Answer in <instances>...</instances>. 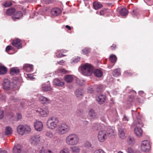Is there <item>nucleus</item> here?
I'll list each match as a JSON object with an SVG mask.
<instances>
[{"label":"nucleus","instance_id":"f257e3e1","mask_svg":"<svg viewBox=\"0 0 153 153\" xmlns=\"http://www.w3.org/2000/svg\"><path fill=\"white\" fill-rule=\"evenodd\" d=\"M79 141V138L78 135L76 134L72 133L67 137L65 142L68 146H73L77 145Z\"/></svg>","mask_w":153,"mask_h":153},{"label":"nucleus","instance_id":"f03ea898","mask_svg":"<svg viewBox=\"0 0 153 153\" xmlns=\"http://www.w3.org/2000/svg\"><path fill=\"white\" fill-rule=\"evenodd\" d=\"M58 118L55 116L50 117L47 122L46 125L48 128L53 130L56 128L59 123Z\"/></svg>","mask_w":153,"mask_h":153},{"label":"nucleus","instance_id":"7ed1b4c3","mask_svg":"<svg viewBox=\"0 0 153 153\" xmlns=\"http://www.w3.org/2000/svg\"><path fill=\"white\" fill-rule=\"evenodd\" d=\"M94 69L93 66L90 64L86 63L81 67V71L82 74L85 76H90Z\"/></svg>","mask_w":153,"mask_h":153},{"label":"nucleus","instance_id":"20e7f679","mask_svg":"<svg viewBox=\"0 0 153 153\" xmlns=\"http://www.w3.org/2000/svg\"><path fill=\"white\" fill-rule=\"evenodd\" d=\"M69 126L66 123H61L56 129V131L58 134L62 135L65 134L70 130Z\"/></svg>","mask_w":153,"mask_h":153},{"label":"nucleus","instance_id":"39448f33","mask_svg":"<svg viewBox=\"0 0 153 153\" xmlns=\"http://www.w3.org/2000/svg\"><path fill=\"white\" fill-rule=\"evenodd\" d=\"M107 117L111 122H115L119 119V116L115 110H108L107 112Z\"/></svg>","mask_w":153,"mask_h":153},{"label":"nucleus","instance_id":"423d86ee","mask_svg":"<svg viewBox=\"0 0 153 153\" xmlns=\"http://www.w3.org/2000/svg\"><path fill=\"white\" fill-rule=\"evenodd\" d=\"M35 113H38L42 117H46L48 114L49 111L48 108L45 107L42 108H38L35 110Z\"/></svg>","mask_w":153,"mask_h":153},{"label":"nucleus","instance_id":"0eeeda50","mask_svg":"<svg viewBox=\"0 0 153 153\" xmlns=\"http://www.w3.org/2000/svg\"><path fill=\"white\" fill-rule=\"evenodd\" d=\"M141 149L144 152H148L151 149L149 141L148 140L143 141L141 144Z\"/></svg>","mask_w":153,"mask_h":153},{"label":"nucleus","instance_id":"6e6552de","mask_svg":"<svg viewBox=\"0 0 153 153\" xmlns=\"http://www.w3.org/2000/svg\"><path fill=\"white\" fill-rule=\"evenodd\" d=\"M138 124L140 125L138 127L137 124V126L134 128V132L136 136L140 137L143 135V130L140 127H142L143 125L141 122H139L138 120Z\"/></svg>","mask_w":153,"mask_h":153},{"label":"nucleus","instance_id":"1a4fd4ad","mask_svg":"<svg viewBox=\"0 0 153 153\" xmlns=\"http://www.w3.org/2000/svg\"><path fill=\"white\" fill-rule=\"evenodd\" d=\"M40 137L39 135H34L30 137L29 141L32 145L36 146L40 142Z\"/></svg>","mask_w":153,"mask_h":153},{"label":"nucleus","instance_id":"9d476101","mask_svg":"<svg viewBox=\"0 0 153 153\" xmlns=\"http://www.w3.org/2000/svg\"><path fill=\"white\" fill-rule=\"evenodd\" d=\"M106 133L105 131L102 130L100 131L98 135V139L100 142H103L107 138Z\"/></svg>","mask_w":153,"mask_h":153},{"label":"nucleus","instance_id":"9b49d317","mask_svg":"<svg viewBox=\"0 0 153 153\" xmlns=\"http://www.w3.org/2000/svg\"><path fill=\"white\" fill-rule=\"evenodd\" d=\"M34 127L36 131H40L43 129V124L41 121L36 120L34 123Z\"/></svg>","mask_w":153,"mask_h":153},{"label":"nucleus","instance_id":"f8f14e48","mask_svg":"<svg viewBox=\"0 0 153 153\" xmlns=\"http://www.w3.org/2000/svg\"><path fill=\"white\" fill-rule=\"evenodd\" d=\"M106 97L105 95L100 94L98 95L96 97V100L100 104L104 103Z\"/></svg>","mask_w":153,"mask_h":153},{"label":"nucleus","instance_id":"ddd939ff","mask_svg":"<svg viewBox=\"0 0 153 153\" xmlns=\"http://www.w3.org/2000/svg\"><path fill=\"white\" fill-rule=\"evenodd\" d=\"M12 45L18 49H20L22 48L20 40L18 39L13 40L12 42Z\"/></svg>","mask_w":153,"mask_h":153},{"label":"nucleus","instance_id":"4468645a","mask_svg":"<svg viewBox=\"0 0 153 153\" xmlns=\"http://www.w3.org/2000/svg\"><path fill=\"white\" fill-rule=\"evenodd\" d=\"M61 13V9L58 8H54L52 9L51 13V14L54 16H58Z\"/></svg>","mask_w":153,"mask_h":153},{"label":"nucleus","instance_id":"2eb2a0df","mask_svg":"<svg viewBox=\"0 0 153 153\" xmlns=\"http://www.w3.org/2000/svg\"><path fill=\"white\" fill-rule=\"evenodd\" d=\"M42 90L45 91H50L51 88L50 86V82L49 81L44 83L42 85Z\"/></svg>","mask_w":153,"mask_h":153},{"label":"nucleus","instance_id":"dca6fc26","mask_svg":"<svg viewBox=\"0 0 153 153\" xmlns=\"http://www.w3.org/2000/svg\"><path fill=\"white\" fill-rule=\"evenodd\" d=\"M114 127H113L109 126L107 128L106 132L107 134L109 136L111 137L115 135Z\"/></svg>","mask_w":153,"mask_h":153},{"label":"nucleus","instance_id":"f3484780","mask_svg":"<svg viewBox=\"0 0 153 153\" xmlns=\"http://www.w3.org/2000/svg\"><path fill=\"white\" fill-rule=\"evenodd\" d=\"M24 70L27 72L31 71L33 69V65L28 64H24L23 67Z\"/></svg>","mask_w":153,"mask_h":153},{"label":"nucleus","instance_id":"a211bd4d","mask_svg":"<svg viewBox=\"0 0 153 153\" xmlns=\"http://www.w3.org/2000/svg\"><path fill=\"white\" fill-rule=\"evenodd\" d=\"M39 100L42 103L44 104H47L50 103L51 102L50 100L42 96H41L39 97Z\"/></svg>","mask_w":153,"mask_h":153},{"label":"nucleus","instance_id":"6ab92c4d","mask_svg":"<svg viewBox=\"0 0 153 153\" xmlns=\"http://www.w3.org/2000/svg\"><path fill=\"white\" fill-rule=\"evenodd\" d=\"M118 135L119 137L122 139H124L126 137L125 135L124 128H119L118 129Z\"/></svg>","mask_w":153,"mask_h":153},{"label":"nucleus","instance_id":"aec40b11","mask_svg":"<svg viewBox=\"0 0 153 153\" xmlns=\"http://www.w3.org/2000/svg\"><path fill=\"white\" fill-rule=\"evenodd\" d=\"M94 76L97 77H101L103 75V72L100 69H96L94 71Z\"/></svg>","mask_w":153,"mask_h":153},{"label":"nucleus","instance_id":"412c9836","mask_svg":"<svg viewBox=\"0 0 153 153\" xmlns=\"http://www.w3.org/2000/svg\"><path fill=\"white\" fill-rule=\"evenodd\" d=\"M23 14L22 12L20 11H17L16 14L12 16L13 19L15 21L17 19H19L20 18L22 17Z\"/></svg>","mask_w":153,"mask_h":153},{"label":"nucleus","instance_id":"4be33fe9","mask_svg":"<svg viewBox=\"0 0 153 153\" xmlns=\"http://www.w3.org/2000/svg\"><path fill=\"white\" fill-rule=\"evenodd\" d=\"M17 131L19 134L23 135L25 132L24 126L22 125H19L17 128Z\"/></svg>","mask_w":153,"mask_h":153},{"label":"nucleus","instance_id":"5701e85b","mask_svg":"<svg viewBox=\"0 0 153 153\" xmlns=\"http://www.w3.org/2000/svg\"><path fill=\"white\" fill-rule=\"evenodd\" d=\"M10 82L8 79H5L3 83V88L4 89L8 90L10 87Z\"/></svg>","mask_w":153,"mask_h":153},{"label":"nucleus","instance_id":"b1692460","mask_svg":"<svg viewBox=\"0 0 153 153\" xmlns=\"http://www.w3.org/2000/svg\"><path fill=\"white\" fill-rule=\"evenodd\" d=\"M54 85L59 86H62L64 85V82L60 81L58 79H55L53 81Z\"/></svg>","mask_w":153,"mask_h":153},{"label":"nucleus","instance_id":"393cba45","mask_svg":"<svg viewBox=\"0 0 153 153\" xmlns=\"http://www.w3.org/2000/svg\"><path fill=\"white\" fill-rule=\"evenodd\" d=\"M70 148L71 151L72 153H79L80 149V148L77 146H73Z\"/></svg>","mask_w":153,"mask_h":153},{"label":"nucleus","instance_id":"a878e982","mask_svg":"<svg viewBox=\"0 0 153 153\" xmlns=\"http://www.w3.org/2000/svg\"><path fill=\"white\" fill-rule=\"evenodd\" d=\"M19 72V70L17 67L12 68L10 70V73L12 75H16L18 74Z\"/></svg>","mask_w":153,"mask_h":153},{"label":"nucleus","instance_id":"bb28decb","mask_svg":"<svg viewBox=\"0 0 153 153\" xmlns=\"http://www.w3.org/2000/svg\"><path fill=\"white\" fill-rule=\"evenodd\" d=\"M96 114L94 110L92 109H90L88 112V115L90 118L91 120L93 119L96 117Z\"/></svg>","mask_w":153,"mask_h":153},{"label":"nucleus","instance_id":"cd10ccee","mask_svg":"<svg viewBox=\"0 0 153 153\" xmlns=\"http://www.w3.org/2000/svg\"><path fill=\"white\" fill-rule=\"evenodd\" d=\"M93 6L94 9L97 10L102 7V5L98 1H94L93 3Z\"/></svg>","mask_w":153,"mask_h":153},{"label":"nucleus","instance_id":"c85d7f7f","mask_svg":"<svg viewBox=\"0 0 153 153\" xmlns=\"http://www.w3.org/2000/svg\"><path fill=\"white\" fill-rule=\"evenodd\" d=\"M112 74L114 77H116L119 76L121 74L120 69L118 68L115 69L113 71Z\"/></svg>","mask_w":153,"mask_h":153},{"label":"nucleus","instance_id":"c756f323","mask_svg":"<svg viewBox=\"0 0 153 153\" xmlns=\"http://www.w3.org/2000/svg\"><path fill=\"white\" fill-rule=\"evenodd\" d=\"M66 51H67L66 50H58L57 51V52L56 53V54L57 57L58 58H60L66 56L65 55L63 54L62 53L60 54V53H65Z\"/></svg>","mask_w":153,"mask_h":153},{"label":"nucleus","instance_id":"7c9ffc66","mask_svg":"<svg viewBox=\"0 0 153 153\" xmlns=\"http://www.w3.org/2000/svg\"><path fill=\"white\" fill-rule=\"evenodd\" d=\"M128 11L126 8H122L120 11V14L123 16H126L128 14Z\"/></svg>","mask_w":153,"mask_h":153},{"label":"nucleus","instance_id":"2f4dec72","mask_svg":"<svg viewBox=\"0 0 153 153\" xmlns=\"http://www.w3.org/2000/svg\"><path fill=\"white\" fill-rule=\"evenodd\" d=\"M102 125L100 123H95L93 125L92 129L94 131H97L102 128Z\"/></svg>","mask_w":153,"mask_h":153},{"label":"nucleus","instance_id":"473e14b6","mask_svg":"<svg viewBox=\"0 0 153 153\" xmlns=\"http://www.w3.org/2000/svg\"><path fill=\"white\" fill-rule=\"evenodd\" d=\"M75 93L77 97H79L82 95L83 91L81 89H77L75 91Z\"/></svg>","mask_w":153,"mask_h":153},{"label":"nucleus","instance_id":"72a5a7b5","mask_svg":"<svg viewBox=\"0 0 153 153\" xmlns=\"http://www.w3.org/2000/svg\"><path fill=\"white\" fill-rule=\"evenodd\" d=\"M73 78L72 76L70 75H68L65 76V81L68 83L71 82L73 80Z\"/></svg>","mask_w":153,"mask_h":153},{"label":"nucleus","instance_id":"f704fd0d","mask_svg":"<svg viewBox=\"0 0 153 153\" xmlns=\"http://www.w3.org/2000/svg\"><path fill=\"white\" fill-rule=\"evenodd\" d=\"M12 133V128L10 126L7 127L5 129V134L7 135H11Z\"/></svg>","mask_w":153,"mask_h":153},{"label":"nucleus","instance_id":"c9c22d12","mask_svg":"<svg viewBox=\"0 0 153 153\" xmlns=\"http://www.w3.org/2000/svg\"><path fill=\"white\" fill-rule=\"evenodd\" d=\"M15 12V9L13 8H10L6 11V13L8 15H12Z\"/></svg>","mask_w":153,"mask_h":153},{"label":"nucleus","instance_id":"e433bc0d","mask_svg":"<svg viewBox=\"0 0 153 153\" xmlns=\"http://www.w3.org/2000/svg\"><path fill=\"white\" fill-rule=\"evenodd\" d=\"M7 71V70L5 67L4 66H0V74H4Z\"/></svg>","mask_w":153,"mask_h":153},{"label":"nucleus","instance_id":"4c0bfd02","mask_svg":"<svg viewBox=\"0 0 153 153\" xmlns=\"http://www.w3.org/2000/svg\"><path fill=\"white\" fill-rule=\"evenodd\" d=\"M12 4V3L10 1H8L4 2L2 4V5L3 7H7L11 6Z\"/></svg>","mask_w":153,"mask_h":153},{"label":"nucleus","instance_id":"58836bf2","mask_svg":"<svg viewBox=\"0 0 153 153\" xmlns=\"http://www.w3.org/2000/svg\"><path fill=\"white\" fill-rule=\"evenodd\" d=\"M128 143L130 145H133L135 143V141L133 137H129L127 141Z\"/></svg>","mask_w":153,"mask_h":153},{"label":"nucleus","instance_id":"ea45409f","mask_svg":"<svg viewBox=\"0 0 153 153\" xmlns=\"http://www.w3.org/2000/svg\"><path fill=\"white\" fill-rule=\"evenodd\" d=\"M22 101L24 102V103L22 102H21V105L22 107H23L24 106V105H30L32 103L30 102H29V101L27 100L24 99L22 100Z\"/></svg>","mask_w":153,"mask_h":153},{"label":"nucleus","instance_id":"a19ab883","mask_svg":"<svg viewBox=\"0 0 153 153\" xmlns=\"http://www.w3.org/2000/svg\"><path fill=\"white\" fill-rule=\"evenodd\" d=\"M131 92L133 94V95L130 96L128 98V101L131 102L133 101L134 99V96L135 95L136 92L134 90H132Z\"/></svg>","mask_w":153,"mask_h":153},{"label":"nucleus","instance_id":"79ce46f5","mask_svg":"<svg viewBox=\"0 0 153 153\" xmlns=\"http://www.w3.org/2000/svg\"><path fill=\"white\" fill-rule=\"evenodd\" d=\"M45 136L47 137L51 138L53 137V133L51 131H47L45 134Z\"/></svg>","mask_w":153,"mask_h":153},{"label":"nucleus","instance_id":"37998d69","mask_svg":"<svg viewBox=\"0 0 153 153\" xmlns=\"http://www.w3.org/2000/svg\"><path fill=\"white\" fill-rule=\"evenodd\" d=\"M80 59L79 57L77 56V57L74 58L71 60V64H74L78 62Z\"/></svg>","mask_w":153,"mask_h":153},{"label":"nucleus","instance_id":"c03bdc74","mask_svg":"<svg viewBox=\"0 0 153 153\" xmlns=\"http://www.w3.org/2000/svg\"><path fill=\"white\" fill-rule=\"evenodd\" d=\"M129 118L126 115H124L122 119V122L124 125L125 124L127 123L128 122L129 120Z\"/></svg>","mask_w":153,"mask_h":153},{"label":"nucleus","instance_id":"a18cd8bd","mask_svg":"<svg viewBox=\"0 0 153 153\" xmlns=\"http://www.w3.org/2000/svg\"><path fill=\"white\" fill-rule=\"evenodd\" d=\"M110 60L112 62H115L117 60V57L115 55L112 54L110 56Z\"/></svg>","mask_w":153,"mask_h":153},{"label":"nucleus","instance_id":"49530a36","mask_svg":"<svg viewBox=\"0 0 153 153\" xmlns=\"http://www.w3.org/2000/svg\"><path fill=\"white\" fill-rule=\"evenodd\" d=\"M25 131H26L27 133H29L31 131V128L30 126L28 125L24 126Z\"/></svg>","mask_w":153,"mask_h":153},{"label":"nucleus","instance_id":"de8ad7c7","mask_svg":"<svg viewBox=\"0 0 153 153\" xmlns=\"http://www.w3.org/2000/svg\"><path fill=\"white\" fill-rule=\"evenodd\" d=\"M90 51V49L87 48H85L82 50V53L84 54L88 53Z\"/></svg>","mask_w":153,"mask_h":153},{"label":"nucleus","instance_id":"09e8293b","mask_svg":"<svg viewBox=\"0 0 153 153\" xmlns=\"http://www.w3.org/2000/svg\"><path fill=\"white\" fill-rule=\"evenodd\" d=\"M95 87L96 88V91L97 92H101L102 88V86L101 85H96Z\"/></svg>","mask_w":153,"mask_h":153},{"label":"nucleus","instance_id":"8fccbe9b","mask_svg":"<svg viewBox=\"0 0 153 153\" xmlns=\"http://www.w3.org/2000/svg\"><path fill=\"white\" fill-rule=\"evenodd\" d=\"M58 72L63 74H65L68 73V71H66L65 69L61 68L58 70Z\"/></svg>","mask_w":153,"mask_h":153},{"label":"nucleus","instance_id":"3c124183","mask_svg":"<svg viewBox=\"0 0 153 153\" xmlns=\"http://www.w3.org/2000/svg\"><path fill=\"white\" fill-rule=\"evenodd\" d=\"M59 153H70V152L67 149L64 148L60 150Z\"/></svg>","mask_w":153,"mask_h":153},{"label":"nucleus","instance_id":"603ef678","mask_svg":"<svg viewBox=\"0 0 153 153\" xmlns=\"http://www.w3.org/2000/svg\"><path fill=\"white\" fill-rule=\"evenodd\" d=\"M6 96L5 95L1 94L0 96V100L2 102H5V98Z\"/></svg>","mask_w":153,"mask_h":153},{"label":"nucleus","instance_id":"864d4df0","mask_svg":"<svg viewBox=\"0 0 153 153\" xmlns=\"http://www.w3.org/2000/svg\"><path fill=\"white\" fill-rule=\"evenodd\" d=\"M94 88H92V86L89 87L88 88V93H93Z\"/></svg>","mask_w":153,"mask_h":153},{"label":"nucleus","instance_id":"5fc2aeb1","mask_svg":"<svg viewBox=\"0 0 153 153\" xmlns=\"http://www.w3.org/2000/svg\"><path fill=\"white\" fill-rule=\"evenodd\" d=\"M84 146L85 147L88 148L91 146V143L88 141L86 142L84 144Z\"/></svg>","mask_w":153,"mask_h":153},{"label":"nucleus","instance_id":"6e6d98bb","mask_svg":"<svg viewBox=\"0 0 153 153\" xmlns=\"http://www.w3.org/2000/svg\"><path fill=\"white\" fill-rule=\"evenodd\" d=\"M94 153H105L104 152L102 149H99L96 150Z\"/></svg>","mask_w":153,"mask_h":153},{"label":"nucleus","instance_id":"4d7b16f0","mask_svg":"<svg viewBox=\"0 0 153 153\" xmlns=\"http://www.w3.org/2000/svg\"><path fill=\"white\" fill-rule=\"evenodd\" d=\"M4 116V112L3 110L0 109V119H2Z\"/></svg>","mask_w":153,"mask_h":153},{"label":"nucleus","instance_id":"13d9d810","mask_svg":"<svg viewBox=\"0 0 153 153\" xmlns=\"http://www.w3.org/2000/svg\"><path fill=\"white\" fill-rule=\"evenodd\" d=\"M127 152L128 153H133L134 151L131 148H128L127 150Z\"/></svg>","mask_w":153,"mask_h":153},{"label":"nucleus","instance_id":"bf43d9fd","mask_svg":"<svg viewBox=\"0 0 153 153\" xmlns=\"http://www.w3.org/2000/svg\"><path fill=\"white\" fill-rule=\"evenodd\" d=\"M106 116L105 115L104 116H102L101 117L102 121L104 123L106 122Z\"/></svg>","mask_w":153,"mask_h":153},{"label":"nucleus","instance_id":"052dcab7","mask_svg":"<svg viewBox=\"0 0 153 153\" xmlns=\"http://www.w3.org/2000/svg\"><path fill=\"white\" fill-rule=\"evenodd\" d=\"M10 100H13L14 102H16L18 101L19 99L17 98H16L12 96L10 97Z\"/></svg>","mask_w":153,"mask_h":153},{"label":"nucleus","instance_id":"680f3d73","mask_svg":"<svg viewBox=\"0 0 153 153\" xmlns=\"http://www.w3.org/2000/svg\"><path fill=\"white\" fill-rule=\"evenodd\" d=\"M139 94L141 96H144L145 95V94L143 91H140L138 92Z\"/></svg>","mask_w":153,"mask_h":153},{"label":"nucleus","instance_id":"e2e57ef3","mask_svg":"<svg viewBox=\"0 0 153 153\" xmlns=\"http://www.w3.org/2000/svg\"><path fill=\"white\" fill-rule=\"evenodd\" d=\"M27 77L30 79H34L33 76L31 74H27Z\"/></svg>","mask_w":153,"mask_h":153},{"label":"nucleus","instance_id":"0e129e2a","mask_svg":"<svg viewBox=\"0 0 153 153\" xmlns=\"http://www.w3.org/2000/svg\"><path fill=\"white\" fill-rule=\"evenodd\" d=\"M17 116L18 120L21 119L22 118V115L21 114L19 113H18L17 114Z\"/></svg>","mask_w":153,"mask_h":153},{"label":"nucleus","instance_id":"69168bd1","mask_svg":"<svg viewBox=\"0 0 153 153\" xmlns=\"http://www.w3.org/2000/svg\"><path fill=\"white\" fill-rule=\"evenodd\" d=\"M65 61L62 60L58 62V63L60 65H63L65 64Z\"/></svg>","mask_w":153,"mask_h":153},{"label":"nucleus","instance_id":"338daca9","mask_svg":"<svg viewBox=\"0 0 153 153\" xmlns=\"http://www.w3.org/2000/svg\"><path fill=\"white\" fill-rule=\"evenodd\" d=\"M105 10H101L100 12V14L101 15H103L105 14Z\"/></svg>","mask_w":153,"mask_h":153},{"label":"nucleus","instance_id":"774afa93","mask_svg":"<svg viewBox=\"0 0 153 153\" xmlns=\"http://www.w3.org/2000/svg\"><path fill=\"white\" fill-rule=\"evenodd\" d=\"M11 46H8L6 48V52H8L11 50Z\"/></svg>","mask_w":153,"mask_h":153}]
</instances>
